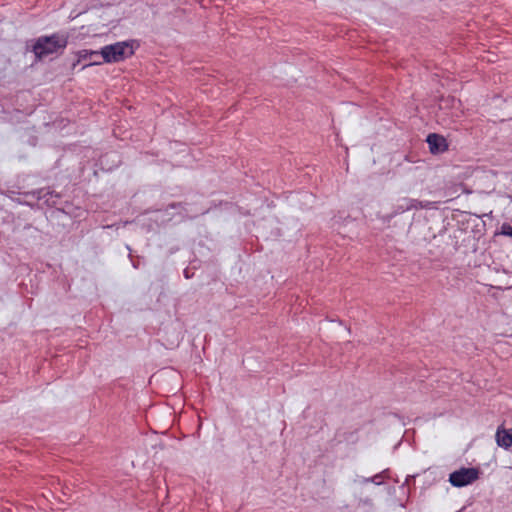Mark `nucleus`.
Returning <instances> with one entry per match:
<instances>
[{"label": "nucleus", "instance_id": "nucleus-1", "mask_svg": "<svg viewBox=\"0 0 512 512\" xmlns=\"http://www.w3.org/2000/svg\"><path fill=\"white\" fill-rule=\"evenodd\" d=\"M68 43V33L59 31L51 35H41L34 39L31 51L34 53L36 59L42 60L53 54H62Z\"/></svg>", "mask_w": 512, "mask_h": 512}, {"label": "nucleus", "instance_id": "nucleus-2", "mask_svg": "<svg viewBox=\"0 0 512 512\" xmlns=\"http://www.w3.org/2000/svg\"><path fill=\"white\" fill-rule=\"evenodd\" d=\"M139 46L134 39L105 45L100 49L101 58L104 63H119L133 56Z\"/></svg>", "mask_w": 512, "mask_h": 512}, {"label": "nucleus", "instance_id": "nucleus-3", "mask_svg": "<svg viewBox=\"0 0 512 512\" xmlns=\"http://www.w3.org/2000/svg\"><path fill=\"white\" fill-rule=\"evenodd\" d=\"M23 196L32 197L41 207L57 208L62 204V194L55 191L51 186L26 191L23 193Z\"/></svg>", "mask_w": 512, "mask_h": 512}, {"label": "nucleus", "instance_id": "nucleus-4", "mask_svg": "<svg viewBox=\"0 0 512 512\" xmlns=\"http://www.w3.org/2000/svg\"><path fill=\"white\" fill-rule=\"evenodd\" d=\"M480 469L476 467H461L449 475V483L453 487L461 488L468 486L479 479Z\"/></svg>", "mask_w": 512, "mask_h": 512}, {"label": "nucleus", "instance_id": "nucleus-5", "mask_svg": "<svg viewBox=\"0 0 512 512\" xmlns=\"http://www.w3.org/2000/svg\"><path fill=\"white\" fill-rule=\"evenodd\" d=\"M76 59L71 63V69L75 70V68L81 64L84 63L81 67V70L94 66V65H101L103 62V59L101 58L100 51L96 50H88V49H82L75 53Z\"/></svg>", "mask_w": 512, "mask_h": 512}, {"label": "nucleus", "instance_id": "nucleus-6", "mask_svg": "<svg viewBox=\"0 0 512 512\" xmlns=\"http://www.w3.org/2000/svg\"><path fill=\"white\" fill-rule=\"evenodd\" d=\"M426 142L432 154H439L448 150L447 141L442 135L430 133L427 136Z\"/></svg>", "mask_w": 512, "mask_h": 512}, {"label": "nucleus", "instance_id": "nucleus-7", "mask_svg": "<svg viewBox=\"0 0 512 512\" xmlns=\"http://www.w3.org/2000/svg\"><path fill=\"white\" fill-rule=\"evenodd\" d=\"M424 207L425 206L422 205V202L416 199L403 198L397 205L393 207V213L395 216H397L411 209H419Z\"/></svg>", "mask_w": 512, "mask_h": 512}, {"label": "nucleus", "instance_id": "nucleus-8", "mask_svg": "<svg viewBox=\"0 0 512 512\" xmlns=\"http://www.w3.org/2000/svg\"><path fill=\"white\" fill-rule=\"evenodd\" d=\"M495 440L499 447L508 450L512 446V429L506 430L502 426L497 428Z\"/></svg>", "mask_w": 512, "mask_h": 512}, {"label": "nucleus", "instance_id": "nucleus-9", "mask_svg": "<svg viewBox=\"0 0 512 512\" xmlns=\"http://www.w3.org/2000/svg\"><path fill=\"white\" fill-rule=\"evenodd\" d=\"M23 193L24 192H19V193H17L18 197H16V198L11 197V199L16 203H18L20 205L28 206L33 210L41 208L40 204H38L36 200H34L32 197H24Z\"/></svg>", "mask_w": 512, "mask_h": 512}, {"label": "nucleus", "instance_id": "nucleus-10", "mask_svg": "<svg viewBox=\"0 0 512 512\" xmlns=\"http://www.w3.org/2000/svg\"><path fill=\"white\" fill-rule=\"evenodd\" d=\"M388 473H389V469H385L372 477H368V478L363 477L361 479V483H363V484L374 483L375 485H382L383 479L385 477H388Z\"/></svg>", "mask_w": 512, "mask_h": 512}, {"label": "nucleus", "instance_id": "nucleus-11", "mask_svg": "<svg viewBox=\"0 0 512 512\" xmlns=\"http://www.w3.org/2000/svg\"><path fill=\"white\" fill-rule=\"evenodd\" d=\"M57 210L71 217H78L79 213H76V211L80 210V208L74 207L72 203L65 201L63 203V206L57 207Z\"/></svg>", "mask_w": 512, "mask_h": 512}, {"label": "nucleus", "instance_id": "nucleus-12", "mask_svg": "<svg viewBox=\"0 0 512 512\" xmlns=\"http://www.w3.org/2000/svg\"><path fill=\"white\" fill-rule=\"evenodd\" d=\"M499 234L512 238V224L504 222L500 227Z\"/></svg>", "mask_w": 512, "mask_h": 512}, {"label": "nucleus", "instance_id": "nucleus-13", "mask_svg": "<svg viewBox=\"0 0 512 512\" xmlns=\"http://www.w3.org/2000/svg\"><path fill=\"white\" fill-rule=\"evenodd\" d=\"M394 217H396L393 213V211L389 214H384V215H381L380 216V219L381 221L384 223V224H388Z\"/></svg>", "mask_w": 512, "mask_h": 512}, {"label": "nucleus", "instance_id": "nucleus-14", "mask_svg": "<svg viewBox=\"0 0 512 512\" xmlns=\"http://www.w3.org/2000/svg\"><path fill=\"white\" fill-rule=\"evenodd\" d=\"M126 248L129 250V255H128V257H129L130 259H132V254H131V251H132V250H131V247H130L129 245H126ZM131 262H132V266H133V268H134V269H139V266H140L139 261L131 260Z\"/></svg>", "mask_w": 512, "mask_h": 512}, {"label": "nucleus", "instance_id": "nucleus-15", "mask_svg": "<svg viewBox=\"0 0 512 512\" xmlns=\"http://www.w3.org/2000/svg\"><path fill=\"white\" fill-rule=\"evenodd\" d=\"M182 203L181 202H173L171 204L168 205V208L170 209H178L180 207H182Z\"/></svg>", "mask_w": 512, "mask_h": 512}, {"label": "nucleus", "instance_id": "nucleus-16", "mask_svg": "<svg viewBox=\"0 0 512 512\" xmlns=\"http://www.w3.org/2000/svg\"><path fill=\"white\" fill-rule=\"evenodd\" d=\"M4 70H5L4 62L0 60V80L2 78H4Z\"/></svg>", "mask_w": 512, "mask_h": 512}, {"label": "nucleus", "instance_id": "nucleus-17", "mask_svg": "<svg viewBox=\"0 0 512 512\" xmlns=\"http://www.w3.org/2000/svg\"><path fill=\"white\" fill-rule=\"evenodd\" d=\"M184 276H185V278H187V279H189V278L191 277V275H190V274H189V272H188V269H185V270H184Z\"/></svg>", "mask_w": 512, "mask_h": 512}, {"label": "nucleus", "instance_id": "nucleus-18", "mask_svg": "<svg viewBox=\"0 0 512 512\" xmlns=\"http://www.w3.org/2000/svg\"><path fill=\"white\" fill-rule=\"evenodd\" d=\"M198 1H199V3H202V1H201V0H198Z\"/></svg>", "mask_w": 512, "mask_h": 512}]
</instances>
